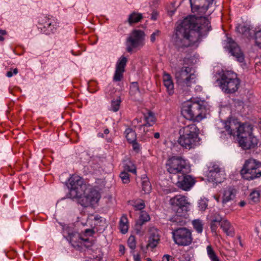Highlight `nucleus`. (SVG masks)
<instances>
[{
	"mask_svg": "<svg viewBox=\"0 0 261 261\" xmlns=\"http://www.w3.org/2000/svg\"><path fill=\"white\" fill-rule=\"evenodd\" d=\"M189 67H184L175 74L178 85L184 90H189L196 83V76Z\"/></svg>",
	"mask_w": 261,
	"mask_h": 261,
	"instance_id": "obj_10",
	"label": "nucleus"
},
{
	"mask_svg": "<svg viewBox=\"0 0 261 261\" xmlns=\"http://www.w3.org/2000/svg\"><path fill=\"white\" fill-rule=\"evenodd\" d=\"M202 87L199 85H197L195 87V90L196 92H201L202 91Z\"/></svg>",
	"mask_w": 261,
	"mask_h": 261,
	"instance_id": "obj_55",
	"label": "nucleus"
},
{
	"mask_svg": "<svg viewBox=\"0 0 261 261\" xmlns=\"http://www.w3.org/2000/svg\"><path fill=\"white\" fill-rule=\"evenodd\" d=\"M124 168L125 171L130 172L134 174L136 173V168L135 165L130 161L126 162L124 164Z\"/></svg>",
	"mask_w": 261,
	"mask_h": 261,
	"instance_id": "obj_34",
	"label": "nucleus"
},
{
	"mask_svg": "<svg viewBox=\"0 0 261 261\" xmlns=\"http://www.w3.org/2000/svg\"><path fill=\"white\" fill-rule=\"evenodd\" d=\"M97 137H100V138H104L105 137V135L104 134V133H101V132H99L97 134Z\"/></svg>",
	"mask_w": 261,
	"mask_h": 261,
	"instance_id": "obj_58",
	"label": "nucleus"
},
{
	"mask_svg": "<svg viewBox=\"0 0 261 261\" xmlns=\"http://www.w3.org/2000/svg\"><path fill=\"white\" fill-rule=\"evenodd\" d=\"M142 18L141 14L134 12L129 15L127 21L131 24L139 22Z\"/></svg>",
	"mask_w": 261,
	"mask_h": 261,
	"instance_id": "obj_30",
	"label": "nucleus"
},
{
	"mask_svg": "<svg viewBox=\"0 0 261 261\" xmlns=\"http://www.w3.org/2000/svg\"><path fill=\"white\" fill-rule=\"evenodd\" d=\"M94 233V231L93 229H86L84 231V238H87V237L92 236Z\"/></svg>",
	"mask_w": 261,
	"mask_h": 261,
	"instance_id": "obj_44",
	"label": "nucleus"
},
{
	"mask_svg": "<svg viewBox=\"0 0 261 261\" xmlns=\"http://www.w3.org/2000/svg\"><path fill=\"white\" fill-rule=\"evenodd\" d=\"M149 234L147 246L151 248H154L158 245L160 240L159 231L156 228L151 227L149 229Z\"/></svg>",
	"mask_w": 261,
	"mask_h": 261,
	"instance_id": "obj_18",
	"label": "nucleus"
},
{
	"mask_svg": "<svg viewBox=\"0 0 261 261\" xmlns=\"http://www.w3.org/2000/svg\"><path fill=\"white\" fill-rule=\"evenodd\" d=\"M225 42L224 47L229 51V53L236 59L237 61L240 63L243 62L244 55L237 43L228 37H227Z\"/></svg>",
	"mask_w": 261,
	"mask_h": 261,
	"instance_id": "obj_15",
	"label": "nucleus"
},
{
	"mask_svg": "<svg viewBox=\"0 0 261 261\" xmlns=\"http://www.w3.org/2000/svg\"><path fill=\"white\" fill-rule=\"evenodd\" d=\"M251 139H249V137H247V138L246 139H244V141L245 142H250L249 140H250Z\"/></svg>",
	"mask_w": 261,
	"mask_h": 261,
	"instance_id": "obj_62",
	"label": "nucleus"
},
{
	"mask_svg": "<svg viewBox=\"0 0 261 261\" xmlns=\"http://www.w3.org/2000/svg\"><path fill=\"white\" fill-rule=\"evenodd\" d=\"M194 184L195 180L194 178L185 173V174L178 176L176 185L183 190L188 191L193 186Z\"/></svg>",
	"mask_w": 261,
	"mask_h": 261,
	"instance_id": "obj_17",
	"label": "nucleus"
},
{
	"mask_svg": "<svg viewBox=\"0 0 261 261\" xmlns=\"http://www.w3.org/2000/svg\"><path fill=\"white\" fill-rule=\"evenodd\" d=\"M204 0H190L191 10L195 14L185 18L176 27L174 43L178 47H186L197 42L202 30L210 31L211 21L206 13L208 5L200 6Z\"/></svg>",
	"mask_w": 261,
	"mask_h": 261,
	"instance_id": "obj_1",
	"label": "nucleus"
},
{
	"mask_svg": "<svg viewBox=\"0 0 261 261\" xmlns=\"http://www.w3.org/2000/svg\"><path fill=\"white\" fill-rule=\"evenodd\" d=\"M198 206L200 211H204L207 206V200L206 198H201L198 200Z\"/></svg>",
	"mask_w": 261,
	"mask_h": 261,
	"instance_id": "obj_38",
	"label": "nucleus"
},
{
	"mask_svg": "<svg viewBox=\"0 0 261 261\" xmlns=\"http://www.w3.org/2000/svg\"><path fill=\"white\" fill-rule=\"evenodd\" d=\"M171 209L175 213L170 221L173 224L182 225L185 223L184 220L190 205L187 197L177 195L171 198L169 201Z\"/></svg>",
	"mask_w": 261,
	"mask_h": 261,
	"instance_id": "obj_5",
	"label": "nucleus"
},
{
	"mask_svg": "<svg viewBox=\"0 0 261 261\" xmlns=\"http://www.w3.org/2000/svg\"><path fill=\"white\" fill-rule=\"evenodd\" d=\"M125 247L122 245H119V251L122 254H124L125 253Z\"/></svg>",
	"mask_w": 261,
	"mask_h": 261,
	"instance_id": "obj_51",
	"label": "nucleus"
},
{
	"mask_svg": "<svg viewBox=\"0 0 261 261\" xmlns=\"http://www.w3.org/2000/svg\"><path fill=\"white\" fill-rule=\"evenodd\" d=\"M6 31L0 30V41H3L5 40L4 36L6 35Z\"/></svg>",
	"mask_w": 261,
	"mask_h": 261,
	"instance_id": "obj_49",
	"label": "nucleus"
},
{
	"mask_svg": "<svg viewBox=\"0 0 261 261\" xmlns=\"http://www.w3.org/2000/svg\"><path fill=\"white\" fill-rule=\"evenodd\" d=\"M18 72V69L17 68H15L13 69V70L8 71L6 73V76L8 77H11L14 75L17 74Z\"/></svg>",
	"mask_w": 261,
	"mask_h": 261,
	"instance_id": "obj_45",
	"label": "nucleus"
},
{
	"mask_svg": "<svg viewBox=\"0 0 261 261\" xmlns=\"http://www.w3.org/2000/svg\"><path fill=\"white\" fill-rule=\"evenodd\" d=\"M161 32L156 30L154 32H153L151 35H150V41L152 43H153L155 42L156 38L159 37L160 36Z\"/></svg>",
	"mask_w": 261,
	"mask_h": 261,
	"instance_id": "obj_42",
	"label": "nucleus"
},
{
	"mask_svg": "<svg viewBox=\"0 0 261 261\" xmlns=\"http://www.w3.org/2000/svg\"><path fill=\"white\" fill-rule=\"evenodd\" d=\"M260 195L259 191L256 190L252 191L249 195V203L252 204L259 202Z\"/></svg>",
	"mask_w": 261,
	"mask_h": 261,
	"instance_id": "obj_28",
	"label": "nucleus"
},
{
	"mask_svg": "<svg viewBox=\"0 0 261 261\" xmlns=\"http://www.w3.org/2000/svg\"><path fill=\"white\" fill-rule=\"evenodd\" d=\"M121 102V100L120 97H118L116 99L112 100L110 110L114 112H117L120 108Z\"/></svg>",
	"mask_w": 261,
	"mask_h": 261,
	"instance_id": "obj_33",
	"label": "nucleus"
},
{
	"mask_svg": "<svg viewBox=\"0 0 261 261\" xmlns=\"http://www.w3.org/2000/svg\"><path fill=\"white\" fill-rule=\"evenodd\" d=\"M94 220L96 222V221H98V220H100V222H102V218L101 217H99L98 216H96L94 217Z\"/></svg>",
	"mask_w": 261,
	"mask_h": 261,
	"instance_id": "obj_57",
	"label": "nucleus"
},
{
	"mask_svg": "<svg viewBox=\"0 0 261 261\" xmlns=\"http://www.w3.org/2000/svg\"><path fill=\"white\" fill-rule=\"evenodd\" d=\"M134 261H141L140 259V255L139 254H134Z\"/></svg>",
	"mask_w": 261,
	"mask_h": 261,
	"instance_id": "obj_54",
	"label": "nucleus"
},
{
	"mask_svg": "<svg viewBox=\"0 0 261 261\" xmlns=\"http://www.w3.org/2000/svg\"><path fill=\"white\" fill-rule=\"evenodd\" d=\"M101 198L99 192L91 185L88 186L83 195L79 197V203L84 207L93 206L97 204Z\"/></svg>",
	"mask_w": 261,
	"mask_h": 261,
	"instance_id": "obj_12",
	"label": "nucleus"
},
{
	"mask_svg": "<svg viewBox=\"0 0 261 261\" xmlns=\"http://www.w3.org/2000/svg\"><path fill=\"white\" fill-rule=\"evenodd\" d=\"M213 261H221L219 257L213 251Z\"/></svg>",
	"mask_w": 261,
	"mask_h": 261,
	"instance_id": "obj_53",
	"label": "nucleus"
},
{
	"mask_svg": "<svg viewBox=\"0 0 261 261\" xmlns=\"http://www.w3.org/2000/svg\"><path fill=\"white\" fill-rule=\"evenodd\" d=\"M225 179V173L224 169L218 165H213V182L217 184L222 182Z\"/></svg>",
	"mask_w": 261,
	"mask_h": 261,
	"instance_id": "obj_20",
	"label": "nucleus"
},
{
	"mask_svg": "<svg viewBox=\"0 0 261 261\" xmlns=\"http://www.w3.org/2000/svg\"><path fill=\"white\" fill-rule=\"evenodd\" d=\"M153 136L155 139H159L160 137V134L159 133H155Z\"/></svg>",
	"mask_w": 261,
	"mask_h": 261,
	"instance_id": "obj_59",
	"label": "nucleus"
},
{
	"mask_svg": "<svg viewBox=\"0 0 261 261\" xmlns=\"http://www.w3.org/2000/svg\"><path fill=\"white\" fill-rule=\"evenodd\" d=\"M216 84L225 94L236 92L240 85L237 74L232 71L221 70L216 74Z\"/></svg>",
	"mask_w": 261,
	"mask_h": 261,
	"instance_id": "obj_3",
	"label": "nucleus"
},
{
	"mask_svg": "<svg viewBox=\"0 0 261 261\" xmlns=\"http://www.w3.org/2000/svg\"><path fill=\"white\" fill-rule=\"evenodd\" d=\"M125 137L130 143L136 140V134L134 130L131 128H127L125 131Z\"/></svg>",
	"mask_w": 261,
	"mask_h": 261,
	"instance_id": "obj_31",
	"label": "nucleus"
},
{
	"mask_svg": "<svg viewBox=\"0 0 261 261\" xmlns=\"http://www.w3.org/2000/svg\"><path fill=\"white\" fill-rule=\"evenodd\" d=\"M144 118L145 121V124H147L148 126H152L156 120L154 114L151 112H148L144 114Z\"/></svg>",
	"mask_w": 261,
	"mask_h": 261,
	"instance_id": "obj_25",
	"label": "nucleus"
},
{
	"mask_svg": "<svg viewBox=\"0 0 261 261\" xmlns=\"http://www.w3.org/2000/svg\"><path fill=\"white\" fill-rule=\"evenodd\" d=\"M163 81L169 94H172L174 93V84L171 75L167 73H164L163 76Z\"/></svg>",
	"mask_w": 261,
	"mask_h": 261,
	"instance_id": "obj_22",
	"label": "nucleus"
},
{
	"mask_svg": "<svg viewBox=\"0 0 261 261\" xmlns=\"http://www.w3.org/2000/svg\"><path fill=\"white\" fill-rule=\"evenodd\" d=\"M222 228L223 231L227 235L232 237L234 235V229L231 225L230 223L227 220L224 219L219 225Z\"/></svg>",
	"mask_w": 261,
	"mask_h": 261,
	"instance_id": "obj_23",
	"label": "nucleus"
},
{
	"mask_svg": "<svg viewBox=\"0 0 261 261\" xmlns=\"http://www.w3.org/2000/svg\"><path fill=\"white\" fill-rule=\"evenodd\" d=\"M237 191L232 186H228L225 188L222 193V202L223 204L233 200L237 194Z\"/></svg>",
	"mask_w": 261,
	"mask_h": 261,
	"instance_id": "obj_19",
	"label": "nucleus"
},
{
	"mask_svg": "<svg viewBox=\"0 0 261 261\" xmlns=\"http://www.w3.org/2000/svg\"><path fill=\"white\" fill-rule=\"evenodd\" d=\"M204 172L205 175L208 177H211L212 176V169L210 168L205 169Z\"/></svg>",
	"mask_w": 261,
	"mask_h": 261,
	"instance_id": "obj_48",
	"label": "nucleus"
},
{
	"mask_svg": "<svg viewBox=\"0 0 261 261\" xmlns=\"http://www.w3.org/2000/svg\"><path fill=\"white\" fill-rule=\"evenodd\" d=\"M236 30L237 32L242 34L247 37H249L251 36L252 32H251V29L247 25H238L236 27Z\"/></svg>",
	"mask_w": 261,
	"mask_h": 261,
	"instance_id": "obj_26",
	"label": "nucleus"
},
{
	"mask_svg": "<svg viewBox=\"0 0 261 261\" xmlns=\"http://www.w3.org/2000/svg\"><path fill=\"white\" fill-rule=\"evenodd\" d=\"M246 204V202L244 201H241L239 202V205L241 207L244 206Z\"/></svg>",
	"mask_w": 261,
	"mask_h": 261,
	"instance_id": "obj_60",
	"label": "nucleus"
},
{
	"mask_svg": "<svg viewBox=\"0 0 261 261\" xmlns=\"http://www.w3.org/2000/svg\"><path fill=\"white\" fill-rule=\"evenodd\" d=\"M150 220V217L147 212L145 211H141L140 212L139 219L137 221V225H139L140 227L146 222Z\"/></svg>",
	"mask_w": 261,
	"mask_h": 261,
	"instance_id": "obj_29",
	"label": "nucleus"
},
{
	"mask_svg": "<svg viewBox=\"0 0 261 261\" xmlns=\"http://www.w3.org/2000/svg\"><path fill=\"white\" fill-rule=\"evenodd\" d=\"M67 187L69 189V197L71 198H79L90 185L86 184L84 179L81 176L72 175L69 178Z\"/></svg>",
	"mask_w": 261,
	"mask_h": 261,
	"instance_id": "obj_9",
	"label": "nucleus"
},
{
	"mask_svg": "<svg viewBox=\"0 0 261 261\" xmlns=\"http://www.w3.org/2000/svg\"><path fill=\"white\" fill-rule=\"evenodd\" d=\"M127 62V59L124 56L119 58L116 65V70L113 77L114 81L119 82L122 80Z\"/></svg>",
	"mask_w": 261,
	"mask_h": 261,
	"instance_id": "obj_16",
	"label": "nucleus"
},
{
	"mask_svg": "<svg viewBox=\"0 0 261 261\" xmlns=\"http://www.w3.org/2000/svg\"><path fill=\"white\" fill-rule=\"evenodd\" d=\"M134 207L136 210H141L144 208L145 204L143 201H140L134 204Z\"/></svg>",
	"mask_w": 261,
	"mask_h": 261,
	"instance_id": "obj_43",
	"label": "nucleus"
},
{
	"mask_svg": "<svg viewBox=\"0 0 261 261\" xmlns=\"http://www.w3.org/2000/svg\"><path fill=\"white\" fill-rule=\"evenodd\" d=\"M129 93L131 95L134 96L139 93L138 84L137 82H134L130 84Z\"/></svg>",
	"mask_w": 261,
	"mask_h": 261,
	"instance_id": "obj_37",
	"label": "nucleus"
},
{
	"mask_svg": "<svg viewBox=\"0 0 261 261\" xmlns=\"http://www.w3.org/2000/svg\"><path fill=\"white\" fill-rule=\"evenodd\" d=\"M207 251L210 258L212 260V248L211 245L207 247Z\"/></svg>",
	"mask_w": 261,
	"mask_h": 261,
	"instance_id": "obj_50",
	"label": "nucleus"
},
{
	"mask_svg": "<svg viewBox=\"0 0 261 261\" xmlns=\"http://www.w3.org/2000/svg\"><path fill=\"white\" fill-rule=\"evenodd\" d=\"M142 189L144 193H149L151 190V186L147 178H144L142 181Z\"/></svg>",
	"mask_w": 261,
	"mask_h": 261,
	"instance_id": "obj_32",
	"label": "nucleus"
},
{
	"mask_svg": "<svg viewBox=\"0 0 261 261\" xmlns=\"http://www.w3.org/2000/svg\"><path fill=\"white\" fill-rule=\"evenodd\" d=\"M42 23L43 24V31L44 33L49 35L56 32L57 25L56 22H54L53 20L46 17H44V20H42Z\"/></svg>",
	"mask_w": 261,
	"mask_h": 261,
	"instance_id": "obj_21",
	"label": "nucleus"
},
{
	"mask_svg": "<svg viewBox=\"0 0 261 261\" xmlns=\"http://www.w3.org/2000/svg\"><path fill=\"white\" fill-rule=\"evenodd\" d=\"M214 197L215 198V199H216V200H217V201L218 202H219V197H216V196H214Z\"/></svg>",
	"mask_w": 261,
	"mask_h": 261,
	"instance_id": "obj_63",
	"label": "nucleus"
},
{
	"mask_svg": "<svg viewBox=\"0 0 261 261\" xmlns=\"http://www.w3.org/2000/svg\"><path fill=\"white\" fill-rule=\"evenodd\" d=\"M166 165L167 170L170 174L184 175L189 170L186 161L179 157L173 156L169 159Z\"/></svg>",
	"mask_w": 261,
	"mask_h": 261,
	"instance_id": "obj_13",
	"label": "nucleus"
},
{
	"mask_svg": "<svg viewBox=\"0 0 261 261\" xmlns=\"http://www.w3.org/2000/svg\"><path fill=\"white\" fill-rule=\"evenodd\" d=\"M162 261H174V258L169 255L165 254L162 258Z\"/></svg>",
	"mask_w": 261,
	"mask_h": 261,
	"instance_id": "obj_47",
	"label": "nucleus"
},
{
	"mask_svg": "<svg viewBox=\"0 0 261 261\" xmlns=\"http://www.w3.org/2000/svg\"><path fill=\"white\" fill-rule=\"evenodd\" d=\"M174 224H173L174 225ZM173 225V223L171 224ZM172 234L174 242L179 246H188L192 241L191 231L185 228H173L171 226Z\"/></svg>",
	"mask_w": 261,
	"mask_h": 261,
	"instance_id": "obj_14",
	"label": "nucleus"
},
{
	"mask_svg": "<svg viewBox=\"0 0 261 261\" xmlns=\"http://www.w3.org/2000/svg\"><path fill=\"white\" fill-rule=\"evenodd\" d=\"M110 133V131L109 130L108 128H106L104 131H103V133L105 135H107L108 134H109Z\"/></svg>",
	"mask_w": 261,
	"mask_h": 261,
	"instance_id": "obj_61",
	"label": "nucleus"
},
{
	"mask_svg": "<svg viewBox=\"0 0 261 261\" xmlns=\"http://www.w3.org/2000/svg\"><path fill=\"white\" fill-rule=\"evenodd\" d=\"M140 122L141 120L138 118H136L133 120V123L135 125V127L138 129L139 133L143 135L147 131L146 128L148 127V126L147 124L145 123L141 125H138Z\"/></svg>",
	"mask_w": 261,
	"mask_h": 261,
	"instance_id": "obj_27",
	"label": "nucleus"
},
{
	"mask_svg": "<svg viewBox=\"0 0 261 261\" xmlns=\"http://www.w3.org/2000/svg\"><path fill=\"white\" fill-rule=\"evenodd\" d=\"M127 244L128 247L134 251L136 247V242L134 236H130L128 239Z\"/></svg>",
	"mask_w": 261,
	"mask_h": 261,
	"instance_id": "obj_39",
	"label": "nucleus"
},
{
	"mask_svg": "<svg viewBox=\"0 0 261 261\" xmlns=\"http://www.w3.org/2000/svg\"><path fill=\"white\" fill-rule=\"evenodd\" d=\"M181 114L187 120L199 122L210 115L209 111L199 102L187 101L183 103Z\"/></svg>",
	"mask_w": 261,
	"mask_h": 261,
	"instance_id": "obj_4",
	"label": "nucleus"
},
{
	"mask_svg": "<svg viewBox=\"0 0 261 261\" xmlns=\"http://www.w3.org/2000/svg\"><path fill=\"white\" fill-rule=\"evenodd\" d=\"M199 132L198 127L194 123L181 127L179 130L178 143L186 149L194 148L199 141Z\"/></svg>",
	"mask_w": 261,
	"mask_h": 261,
	"instance_id": "obj_6",
	"label": "nucleus"
},
{
	"mask_svg": "<svg viewBox=\"0 0 261 261\" xmlns=\"http://www.w3.org/2000/svg\"><path fill=\"white\" fill-rule=\"evenodd\" d=\"M120 177L123 184H127L130 181L129 174L125 171H123L120 174Z\"/></svg>",
	"mask_w": 261,
	"mask_h": 261,
	"instance_id": "obj_41",
	"label": "nucleus"
},
{
	"mask_svg": "<svg viewBox=\"0 0 261 261\" xmlns=\"http://www.w3.org/2000/svg\"><path fill=\"white\" fill-rule=\"evenodd\" d=\"M141 227L142 226L140 227L139 225H137V222L136 223L135 230L136 231L137 233H138V234L141 233Z\"/></svg>",
	"mask_w": 261,
	"mask_h": 261,
	"instance_id": "obj_52",
	"label": "nucleus"
},
{
	"mask_svg": "<svg viewBox=\"0 0 261 261\" xmlns=\"http://www.w3.org/2000/svg\"><path fill=\"white\" fill-rule=\"evenodd\" d=\"M145 34L140 30H133L128 36L125 41L126 50L132 53L134 50L140 49L145 44Z\"/></svg>",
	"mask_w": 261,
	"mask_h": 261,
	"instance_id": "obj_8",
	"label": "nucleus"
},
{
	"mask_svg": "<svg viewBox=\"0 0 261 261\" xmlns=\"http://www.w3.org/2000/svg\"><path fill=\"white\" fill-rule=\"evenodd\" d=\"M63 234L66 240L75 248L80 249L85 243L89 241L88 238H84L81 234L73 230L72 227L68 225H62Z\"/></svg>",
	"mask_w": 261,
	"mask_h": 261,
	"instance_id": "obj_11",
	"label": "nucleus"
},
{
	"mask_svg": "<svg viewBox=\"0 0 261 261\" xmlns=\"http://www.w3.org/2000/svg\"><path fill=\"white\" fill-rule=\"evenodd\" d=\"M242 177L248 180L261 177V162L252 158L245 160L240 171Z\"/></svg>",
	"mask_w": 261,
	"mask_h": 261,
	"instance_id": "obj_7",
	"label": "nucleus"
},
{
	"mask_svg": "<svg viewBox=\"0 0 261 261\" xmlns=\"http://www.w3.org/2000/svg\"><path fill=\"white\" fill-rule=\"evenodd\" d=\"M254 39L256 45L261 48V29L254 33Z\"/></svg>",
	"mask_w": 261,
	"mask_h": 261,
	"instance_id": "obj_40",
	"label": "nucleus"
},
{
	"mask_svg": "<svg viewBox=\"0 0 261 261\" xmlns=\"http://www.w3.org/2000/svg\"><path fill=\"white\" fill-rule=\"evenodd\" d=\"M131 143H132V146L134 150L137 152H139L140 149V146L139 144H138L136 141L134 142H132Z\"/></svg>",
	"mask_w": 261,
	"mask_h": 261,
	"instance_id": "obj_46",
	"label": "nucleus"
},
{
	"mask_svg": "<svg viewBox=\"0 0 261 261\" xmlns=\"http://www.w3.org/2000/svg\"><path fill=\"white\" fill-rule=\"evenodd\" d=\"M157 13L156 12H153L151 16V19L153 20H155L156 19L157 17Z\"/></svg>",
	"mask_w": 261,
	"mask_h": 261,
	"instance_id": "obj_56",
	"label": "nucleus"
},
{
	"mask_svg": "<svg viewBox=\"0 0 261 261\" xmlns=\"http://www.w3.org/2000/svg\"><path fill=\"white\" fill-rule=\"evenodd\" d=\"M129 228L128 220L126 215H123L121 217L119 221V229L123 234L127 232Z\"/></svg>",
	"mask_w": 261,
	"mask_h": 261,
	"instance_id": "obj_24",
	"label": "nucleus"
},
{
	"mask_svg": "<svg viewBox=\"0 0 261 261\" xmlns=\"http://www.w3.org/2000/svg\"><path fill=\"white\" fill-rule=\"evenodd\" d=\"M223 125L228 135L237 136L239 145L243 149L253 148L257 145V140L252 134V127L251 125L237 124L234 120L224 121Z\"/></svg>",
	"mask_w": 261,
	"mask_h": 261,
	"instance_id": "obj_2",
	"label": "nucleus"
},
{
	"mask_svg": "<svg viewBox=\"0 0 261 261\" xmlns=\"http://www.w3.org/2000/svg\"><path fill=\"white\" fill-rule=\"evenodd\" d=\"M192 224L195 230L198 233H201L203 230V225L201 221L199 219L194 220L192 222Z\"/></svg>",
	"mask_w": 261,
	"mask_h": 261,
	"instance_id": "obj_35",
	"label": "nucleus"
},
{
	"mask_svg": "<svg viewBox=\"0 0 261 261\" xmlns=\"http://www.w3.org/2000/svg\"><path fill=\"white\" fill-rule=\"evenodd\" d=\"M210 228H212V223H210Z\"/></svg>",
	"mask_w": 261,
	"mask_h": 261,
	"instance_id": "obj_64",
	"label": "nucleus"
},
{
	"mask_svg": "<svg viewBox=\"0 0 261 261\" xmlns=\"http://www.w3.org/2000/svg\"><path fill=\"white\" fill-rule=\"evenodd\" d=\"M224 219L223 218L222 216L220 214H216L214 216H213V232L215 230V227L217 226V225H219L220 223L223 221Z\"/></svg>",
	"mask_w": 261,
	"mask_h": 261,
	"instance_id": "obj_36",
	"label": "nucleus"
}]
</instances>
